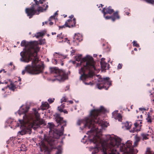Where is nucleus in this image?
<instances>
[{
    "mask_svg": "<svg viewBox=\"0 0 154 154\" xmlns=\"http://www.w3.org/2000/svg\"><path fill=\"white\" fill-rule=\"evenodd\" d=\"M69 103H71V104H72L73 103V101H72V100H70L69 101Z\"/></svg>",
    "mask_w": 154,
    "mask_h": 154,
    "instance_id": "8fccbe9b",
    "label": "nucleus"
},
{
    "mask_svg": "<svg viewBox=\"0 0 154 154\" xmlns=\"http://www.w3.org/2000/svg\"><path fill=\"white\" fill-rule=\"evenodd\" d=\"M18 81H19V82H21V78L20 77H19Z\"/></svg>",
    "mask_w": 154,
    "mask_h": 154,
    "instance_id": "09e8293b",
    "label": "nucleus"
},
{
    "mask_svg": "<svg viewBox=\"0 0 154 154\" xmlns=\"http://www.w3.org/2000/svg\"><path fill=\"white\" fill-rule=\"evenodd\" d=\"M82 56V55L80 54L75 57L76 61L81 60L80 65L82 66L79 70V73L81 75L80 79L86 85H92L93 84L91 82L87 83L85 81L93 76L94 72L96 70L95 66V62L91 56L87 55L81 60Z\"/></svg>",
    "mask_w": 154,
    "mask_h": 154,
    "instance_id": "20e7f679",
    "label": "nucleus"
},
{
    "mask_svg": "<svg viewBox=\"0 0 154 154\" xmlns=\"http://www.w3.org/2000/svg\"><path fill=\"white\" fill-rule=\"evenodd\" d=\"M76 19L73 18V20L69 19L65 22V25L66 27L72 28L75 26Z\"/></svg>",
    "mask_w": 154,
    "mask_h": 154,
    "instance_id": "f8f14e48",
    "label": "nucleus"
},
{
    "mask_svg": "<svg viewBox=\"0 0 154 154\" xmlns=\"http://www.w3.org/2000/svg\"><path fill=\"white\" fill-rule=\"evenodd\" d=\"M106 111V109L103 106H101L99 109H94L91 111L90 116L86 119L85 124L86 127L91 129L88 133H90L92 134V132L97 133L99 130H101L102 128L107 127V122L98 118L100 113H104Z\"/></svg>",
    "mask_w": 154,
    "mask_h": 154,
    "instance_id": "39448f33",
    "label": "nucleus"
},
{
    "mask_svg": "<svg viewBox=\"0 0 154 154\" xmlns=\"http://www.w3.org/2000/svg\"><path fill=\"white\" fill-rule=\"evenodd\" d=\"M54 116L58 125L55 127L53 123H48L50 129L49 135L44 134V138L41 142L40 146L47 148L49 151L57 148V139L63 135L64 127L66 125V121L63 120L60 114L56 113Z\"/></svg>",
    "mask_w": 154,
    "mask_h": 154,
    "instance_id": "f03ea898",
    "label": "nucleus"
},
{
    "mask_svg": "<svg viewBox=\"0 0 154 154\" xmlns=\"http://www.w3.org/2000/svg\"><path fill=\"white\" fill-rule=\"evenodd\" d=\"M48 23V21H46V22H45V24H47Z\"/></svg>",
    "mask_w": 154,
    "mask_h": 154,
    "instance_id": "13d9d810",
    "label": "nucleus"
},
{
    "mask_svg": "<svg viewBox=\"0 0 154 154\" xmlns=\"http://www.w3.org/2000/svg\"><path fill=\"white\" fill-rule=\"evenodd\" d=\"M13 65V63L12 62H11L9 64V65H11V66Z\"/></svg>",
    "mask_w": 154,
    "mask_h": 154,
    "instance_id": "603ef678",
    "label": "nucleus"
},
{
    "mask_svg": "<svg viewBox=\"0 0 154 154\" xmlns=\"http://www.w3.org/2000/svg\"><path fill=\"white\" fill-rule=\"evenodd\" d=\"M45 1V0H40L39 1V4H42Z\"/></svg>",
    "mask_w": 154,
    "mask_h": 154,
    "instance_id": "ea45409f",
    "label": "nucleus"
},
{
    "mask_svg": "<svg viewBox=\"0 0 154 154\" xmlns=\"http://www.w3.org/2000/svg\"><path fill=\"white\" fill-rule=\"evenodd\" d=\"M100 65L102 68L104 70H106L107 69H108L109 66V63L106 62L100 63Z\"/></svg>",
    "mask_w": 154,
    "mask_h": 154,
    "instance_id": "f3484780",
    "label": "nucleus"
},
{
    "mask_svg": "<svg viewBox=\"0 0 154 154\" xmlns=\"http://www.w3.org/2000/svg\"><path fill=\"white\" fill-rule=\"evenodd\" d=\"M134 140L133 145L132 141L130 140L125 144L122 143L120 138L108 135L101 143L100 149L104 154H136L138 150L134 147L137 146L141 137L136 135Z\"/></svg>",
    "mask_w": 154,
    "mask_h": 154,
    "instance_id": "f257e3e1",
    "label": "nucleus"
},
{
    "mask_svg": "<svg viewBox=\"0 0 154 154\" xmlns=\"http://www.w3.org/2000/svg\"><path fill=\"white\" fill-rule=\"evenodd\" d=\"M122 64L119 63L117 66L118 69H120L122 68Z\"/></svg>",
    "mask_w": 154,
    "mask_h": 154,
    "instance_id": "c9c22d12",
    "label": "nucleus"
},
{
    "mask_svg": "<svg viewBox=\"0 0 154 154\" xmlns=\"http://www.w3.org/2000/svg\"><path fill=\"white\" fill-rule=\"evenodd\" d=\"M131 122H127L126 123L125 126L128 129H129L131 128Z\"/></svg>",
    "mask_w": 154,
    "mask_h": 154,
    "instance_id": "4be33fe9",
    "label": "nucleus"
},
{
    "mask_svg": "<svg viewBox=\"0 0 154 154\" xmlns=\"http://www.w3.org/2000/svg\"><path fill=\"white\" fill-rule=\"evenodd\" d=\"M86 142V141H85V142H84V143H85Z\"/></svg>",
    "mask_w": 154,
    "mask_h": 154,
    "instance_id": "774afa93",
    "label": "nucleus"
},
{
    "mask_svg": "<svg viewBox=\"0 0 154 154\" xmlns=\"http://www.w3.org/2000/svg\"><path fill=\"white\" fill-rule=\"evenodd\" d=\"M63 112L65 114H67L68 113V111L65 109L63 110Z\"/></svg>",
    "mask_w": 154,
    "mask_h": 154,
    "instance_id": "a19ab883",
    "label": "nucleus"
},
{
    "mask_svg": "<svg viewBox=\"0 0 154 154\" xmlns=\"http://www.w3.org/2000/svg\"><path fill=\"white\" fill-rule=\"evenodd\" d=\"M142 123V121L140 120H138L136 122L134 123L135 127L133 128V129H131L130 131L132 133L135 132H138L140 131L141 125H140Z\"/></svg>",
    "mask_w": 154,
    "mask_h": 154,
    "instance_id": "9b49d317",
    "label": "nucleus"
},
{
    "mask_svg": "<svg viewBox=\"0 0 154 154\" xmlns=\"http://www.w3.org/2000/svg\"><path fill=\"white\" fill-rule=\"evenodd\" d=\"M46 8H44L43 7H38L37 8H35L33 6H32L31 8H26L25 10V12L27 16L29 17L30 19L35 14L38 15L39 14V12H42L44 11H45L48 8V5H46Z\"/></svg>",
    "mask_w": 154,
    "mask_h": 154,
    "instance_id": "1a4fd4ad",
    "label": "nucleus"
},
{
    "mask_svg": "<svg viewBox=\"0 0 154 154\" xmlns=\"http://www.w3.org/2000/svg\"><path fill=\"white\" fill-rule=\"evenodd\" d=\"M29 109L28 107L26 106L20 108L19 110L20 115L24 114V115L23 116V120H19L20 126L23 130L18 133V135L25 134L27 132L26 130H30L32 128H36L41 125H46L45 121L40 119V114L36 109H33L34 114L29 115L26 114Z\"/></svg>",
    "mask_w": 154,
    "mask_h": 154,
    "instance_id": "7ed1b4c3",
    "label": "nucleus"
},
{
    "mask_svg": "<svg viewBox=\"0 0 154 154\" xmlns=\"http://www.w3.org/2000/svg\"><path fill=\"white\" fill-rule=\"evenodd\" d=\"M74 17V15L72 14L70 16H69V17L70 19H72Z\"/></svg>",
    "mask_w": 154,
    "mask_h": 154,
    "instance_id": "a18cd8bd",
    "label": "nucleus"
},
{
    "mask_svg": "<svg viewBox=\"0 0 154 154\" xmlns=\"http://www.w3.org/2000/svg\"><path fill=\"white\" fill-rule=\"evenodd\" d=\"M149 2H150L151 1V0H146Z\"/></svg>",
    "mask_w": 154,
    "mask_h": 154,
    "instance_id": "4d7b16f0",
    "label": "nucleus"
},
{
    "mask_svg": "<svg viewBox=\"0 0 154 154\" xmlns=\"http://www.w3.org/2000/svg\"><path fill=\"white\" fill-rule=\"evenodd\" d=\"M62 153V149L60 147L57 149V151L56 153V154H61Z\"/></svg>",
    "mask_w": 154,
    "mask_h": 154,
    "instance_id": "bb28decb",
    "label": "nucleus"
},
{
    "mask_svg": "<svg viewBox=\"0 0 154 154\" xmlns=\"http://www.w3.org/2000/svg\"><path fill=\"white\" fill-rule=\"evenodd\" d=\"M57 109L60 112H62L63 111L64 109L60 106L58 107Z\"/></svg>",
    "mask_w": 154,
    "mask_h": 154,
    "instance_id": "a878e982",
    "label": "nucleus"
},
{
    "mask_svg": "<svg viewBox=\"0 0 154 154\" xmlns=\"http://www.w3.org/2000/svg\"><path fill=\"white\" fill-rule=\"evenodd\" d=\"M52 35H55L56 34V32H52Z\"/></svg>",
    "mask_w": 154,
    "mask_h": 154,
    "instance_id": "864d4df0",
    "label": "nucleus"
},
{
    "mask_svg": "<svg viewBox=\"0 0 154 154\" xmlns=\"http://www.w3.org/2000/svg\"><path fill=\"white\" fill-rule=\"evenodd\" d=\"M67 17V15H65L64 16V17Z\"/></svg>",
    "mask_w": 154,
    "mask_h": 154,
    "instance_id": "bf43d9fd",
    "label": "nucleus"
},
{
    "mask_svg": "<svg viewBox=\"0 0 154 154\" xmlns=\"http://www.w3.org/2000/svg\"><path fill=\"white\" fill-rule=\"evenodd\" d=\"M63 63H61V65H62V66H63Z\"/></svg>",
    "mask_w": 154,
    "mask_h": 154,
    "instance_id": "680f3d73",
    "label": "nucleus"
},
{
    "mask_svg": "<svg viewBox=\"0 0 154 154\" xmlns=\"http://www.w3.org/2000/svg\"><path fill=\"white\" fill-rule=\"evenodd\" d=\"M140 135L142 137V140H146L148 139V138L147 137V136L149 135L148 134L144 133H142Z\"/></svg>",
    "mask_w": 154,
    "mask_h": 154,
    "instance_id": "aec40b11",
    "label": "nucleus"
},
{
    "mask_svg": "<svg viewBox=\"0 0 154 154\" xmlns=\"http://www.w3.org/2000/svg\"><path fill=\"white\" fill-rule=\"evenodd\" d=\"M50 71L54 74V76L59 81H63L68 79V73L64 69H60L57 67H50Z\"/></svg>",
    "mask_w": 154,
    "mask_h": 154,
    "instance_id": "6e6552de",
    "label": "nucleus"
},
{
    "mask_svg": "<svg viewBox=\"0 0 154 154\" xmlns=\"http://www.w3.org/2000/svg\"><path fill=\"white\" fill-rule=\"evenodd\" d=\"M7 87H9L10 90L14 91L16 87L15 85L12 83H11L10 85H8Z\"/></svg>",
    "mask_w": 154,
    "mask_h": 154,
    "instance_id": "6ab92c4d",
    "label": "nucleus"
},
{
    "mask_svg": "<svg viewBox=\"0 0 154 154\" xmlns=\"http://www.w3.org/2000/svg\"><path fill=\"white\" fill-rule=\"evenodd\" d=\"M74 39L75 40V41L76 40H78L79 42L80 41V40L79 39V38H78V35L76 34L75 35V37L74 38Z\"/></svg>",
    "mask_w": 154,
    "mask_h": 154,
    "instance_id": "7c9ffc66",
    "label": "nucleus"
},
{
    "mask_svg": "<svg viewBox=\"0 0 154 154\" xmlns=\"http://www.w3.org/2000/svg\"><path fill=\"white\" fill-rule=\"evenodd\" d=\"M57 39H61L63 38V37L62 36V33L57 35Z\"/></svg>",
    "mask_w": 154,
    "mask_h": 154,
    "instance_id": "473e14b6",
    "label": "nucleus"
},
{
    "mask_svg": "<svg viewBox=\"0 0 154 154\" xmlns=\"http://www.w3.org/2000/svg\"><path fill=\"white\" fill-rule=\"evenodd\" d=\"M53 63L55 64H57V60L56 59H54L53 60Z\"/></svg>",
    "mask_w": 154,
    "mask_h": 154,
    "instance_id": "f704fd0d",
    "label": "nucleus"
},
{
    "mask_svg": "<svg viewBox=\"0 0 154 154\" xmlns=\"http://www.w3.org/2000/svg\"><path fill=\"white\" fill-rule=\"evenodd\" d=\"M45 34L43 32H39L37 33L35 35V36L37 38H38L40 37L43 36Z\"/></svg>",
    "mask_w": 154,
    "mask_h": 154,
    "instance_id": "412c9836",
    "label": "nucleus"
},
{
    "mask_svg": "<svg viewBox=\"0 0 154 154\" xmlns=\"http://www.w3.org/2000/svg\"><path fill=\"white\" fill-rule=\"evenodd\" d=\"M20 45L22 47L24 46L25 49V51L22 52L20 53L21 61L28 63L32 61L33 58H38L37 54L40 48L37 42H26L23 40L21 42Z\"/></svg>",
    "mask_w": 154,
    "mask_h": 154,
    "instance_id": "423d86ee",
    "label": "nucleus"
},
{
    "mask_svg": "<svg viewBox=\"0 0 154 154\" xmlns=\"http://www.w3.org/2000/svg\"><path fill=\"white\" fill-rule=\"evenodd\" d=\"M8 82H1V81H0V84H7Z\"/></svg>",
    "mask_w": 154,
    "mask_h": 154,
    "instance_id": "79ce46f5",
    "label": "nucleus"
},
{
    "mask_svg": "<svg viewBox=\"0 0 154 154\" xmlns=\"http://www.w3.org/2000/svg\"><path fill=\"white\" fill-rule=\"evenodd\" d=\"M113 12L114 10L112 9L111 7L110 6L104 8L102 10V12L103 13L104 16L108 14H111Z\"/></svg>",
    "mask_w": 154,
    "mask_h": 154,
    "instance_id": "4468645a",
    "label": "nucleus"
},
{
    "mask_svg": "<svg viewBox=\"0 0 154 154\" xmlns=\"http://www.w3.org/2000/svg\"><path fill=\"white\" fill-rule=\"evenodd\" d=\"M65 39H66V40L67 39H68L67 38H66Z\"/></svg>",
    "mask_w": 154,
    "mask_h": 154,
    "instance_id": "69168bd1",
    "label": "nucleus"
},
{
    "mask_svg": "<svg viewBox=\"0 0 154 154\" xmlns=\"http://www.w3.org/2000/svg\"><path fill=\"white\" fill-rule=\"evenodd\" d=\"M99 57H101V55H99Z\"/></svg>",
    "mask_w": 154,
    "mask_h": 154,
    "instance_id": "e2e57ef3",
    "label": "nucleus"
},
{
    "mask_svg": "<svg viewBox=\"0 0 154 154\" xmlns=\"http://www.w3.org/2000/svg\"><path fill=\"white\" fill-rule=\"evenodd\" d=\"M131 54H134V51H132L131 52Z\"/></svg>",
    "mask_w": 154,
    "mask_h": 154,
    "instance_id": "6e6d98bb",
    "label": "nucleus"
},
{
    "mask_svg": "<svg viewBox=\"0 0 154 154\" xmlns=\"http://www.w3.org/2000/svg\"><path fill=\"white\" fill-rule=\"evenodd\" d=\"M139 109L141 111L145 110V109L144 108H139Z\"/></svg>",
    "mask_w": 154,
    "mask_h": 154,
    "instance_id": "37998d69",
    "label": "nucleus"
},
{
    "mask_svg": "<svg viewBox=\"0 0 154 154\" xmlns=\"http://www.w3.org/2000/svg\"><path fill=\"white\" fill-rule=\"evenodd\" d=\"M50 21V22H49V23L50 25H52L53 24V23H54L53 22L51 21Z\"/></svg>",
    "mask_w": 154,
    "mask_h": 154,
    "instance_id": "49530a36",
    "label": "nucleus"
},
{
    "mask_svg": "<svg viewBox=\"0 0 154 154\" xmlns=\"http://www.w3.org/2000/svg\"><path fill=\"white\" fill-rule=\"evenodd\" d=\"M133 46H135L137 47H140V45L138 44L137 42L136 41H134L133 42Z\"/></svg>",
    "mask_w": 154,
    "mask_h": 154,
    "instance_id": "b1692460",
    "label": "nucleus"
},
{
    "mask_svg": "<svg viewBox=\"0 0 154 154\" xmlns=\"http://www.w3.org/2000/svg\"><path fill=\"white\" fill-rule=\"evenodd\" d=\"M109 78L106 77L99 79L96 86L99 89L104 88L107 90L112 85V81L109 80Z\"/></svg>",
    "mask_w": 154,
    "mask_h": 154,
    "instance_id": "9d476101",
    "label": "nucleus"
},
{
    "mask_svg": "<svg viewBox=\"0 0 154 154\" xmlns=\"http://www.w3.org/2000/svg\"><path fill=\"white\" fill-rule=\"evenodd\" d=\"M105 60V58H102L101 59L100 63H105V62L104 61V60Z\"/></svg>",
    "mask_w": 154,
    "mask_h": 154,
    "instance_id": "e433bc0d",
    "label": "nucleus"
},
{
    "mask_svg": "<svg viewBox=\"0 0 154 154\" xmlns=\"http://www.w3.org/2000/svg\"><path fill=\"white\" fill-rule=\"evenodd\" d=\"M75 52V51L73 50H72L71 51V54H74Z\"/></svg>",
    "mask_w": 154,
    "mask_h": 154,
    "instance_id": "c03bdc74",
    "label": "nucleus"
},
{
    "mask_svg": "<svg viewBox=\"0 0 154 154\" xmlns=\"http://www.w3.org/2000/svg\"><path fill=\"white\" fill-rule=\"evenodd\" d=\"M54 98H49L48 100V101L50 103H51L54 102Z\"/></svg>",
    "mask_w": 154,
    "mask_h": 154,
    "instance_id": "c756f323",
    "label": "nucleus"
},
{
    "mask_svg": "<svg viewBox=\"0 0 154 154\" xmlns=\"http://www.w3.org/2000/svg\"><path fill=\"white\" fill-rule=\"evenodd\" d=\"M134 50L135 51H137V48H135L134 49Z\"/></svg>",
    "mask_w": 154,
    "mask_h": 154,
    "instance_id": "3c124183",
    "label": "nucleus"
},
{
    "mask_svg": "<svg viewBox=\"0 0 154 154\" xmlns=\"http://www.w3.org/2000/svg\"><path fill=\"white\" fill-rule=\"evenodd\" d=\"M90 141L94 143L97 144L99 143H101L102 140L101 138L97 135L93 136L92 138L90 139Z\"/></svg>",
    "mask_w": 154,
    "mask_h": 154,
    "instance_id": "ddd939ff",
    "label": "nucleus"
},
{
    "mask_svg": "<svg viewBox=\"0 0 154 154\" xmlns=\"http://www.w3.org/2000/svg\"><path fill=\"white\" fill-rule=\"evenodd\" d=\"M99 148L98 147H97L95 148L94 149V151L92 152L93 154H95L96 153H97L99 151Z\"/></svg>",
    "mask_w": 154,
    "mask_h": 154,
    "instance_id": "5701e85b",
    "label": "nucleus"
},
{
    "mask_svg": "<svg viewBox=\"0 0 154 154\" xmlns=\"http://www.w3.org/2000/svg\"><path fill=\"white\" fill-rule=\"evenodd\" d=\"M104 17L105 18V19L106 20H108L109 19H111L112 20V17L111 16H106L105 15H104Z\"/></svg>",
    "mask_w": 154,
    "mask_h": 154,
    "instance_id": "72a5a7b5",
    "label": "nucleus"
},
{
    "mask_svg": "<svg viewBox=\"0 0 154 154\" xmlns=\"http://www.w3.org/2000/svg\"><path fill=\"white\" fill-rule=\"evenodd\" d=\"M57 14H58L57 13V12H56L54 14V15H55V16Z\"/></svg>",
    "mask_w": 154,
    "mask_h": 154,
    "instance_id": "5fc2aeb1",
    "label": "nucleus"
},
{
    "mask_svg": "<svg viewBox=\"0 0 154 154\" xmlns=\"http://www.w3.org/2000/svg\"><path fill=\"white\" fill-rule=\"evenodd\" d=\"M147 122L149 123H151L152 122L151 119V116L149 115H148L147 117L146 118Z\"/></svg>",
    "mask_w": 154,
    "mask_h": 154,
    "instance_id": "393cba45",
    "label": "nucleus"
},
{
    "mask_svg": "<svg viewBox=\"0 0 154 154\" xmlns=\"http://www.w3.org/2000/svg\"><path fill=\"white\" fill-rule=\"evenodd\" d=\"M67 99L65 97H63L61 99V103H62L63 102H67Z\"/></svg>",
    "mask_w": 154,
    "mask_h": 154,
    "instance_id": "2f4dec72",
    "label": "nucleus"
},
{
    "mask_svg": "<svg viewBox=\"0 0 154 154\" xmlns=\"http://www.w3.org/2000/svg\"><path fill=\"white\" fill-rule=\"evenodd\" d=\"M17 43H18V44H19V42H17Z\"/></svg>",
    "mask_w": 154,
    "mask_h": 154,
    "instance_id": "338daca9",
    "label": "nucleus"
},
{
    "mask_svg": "<svg viewBox=\"0 0 154 154\" xmlns=\"http://www.w3.org/2000/svg\"><path fill=\"white\" fill-rule=\"evenodd\" d=\"M66 27V26L65 25V24L63 26H59V28L60 29H62L63 28H65Z\"/></svg>",
    "mask_w": 154,
    "mask_h": 154,
    "instance_id": "4c0bfd02",
    "label": "nucleus"
},
{
    "mask_svg": "<svg viewBox=\"0 0 154 154\" xmlns=\"http://www.w3.org/2000/svg\"><path fill=\"white\" fill-rule=\"evenodd\" d=\"M34 2H35V4H32L31 6H33L34 5V7L35 8H37L38 7H43L44 8H46V5H43L42 6H39V2L37 0H33Z\"/></svg>",
    "mask_w": 154,
    "mask_h": 154,
    "instance_id": "dca6fc26",
    "label": "nucleus"
},
{
    "mask_svg": "<svg viewBox=\"0 0 154 154\" xmlns=\"http://www.w3.org/2000/svg\"><path fill=\"white\" fill-rule=\"evenodd\" d=\"M32 65H28L25 68V70L22 71V74L24 75L26 71L29 73L37 74L42 72L44 69V65L38 63V58H33Z\"/></svg>",
    "mask_w": 154,
    "mask_h": 154,
    "instance_id": "0eeeda50",
    "label": "nucleus"
},
{
    "mask_svg": "<svg viewBox=\"0 0 154 154\" xmlns=\"http://www.w3.org/2000/svg\"><path fill=\"white\" fill-rule=\"evenodd\" d=\"M100 5H101V7H102V6H103V5L102 4H101Z\"/></svg>",
    "mask_w": 154,
    "mask_h": 154,
    "instance_id": "052dcab7",
    "label": "nucleus"
},
{
    "mask_svg": "<svg viewBox=\"0 0 154 154\" xmlns=\"http://www.w3.org/2000/svg\"><path fill=\"white\" fill-rule=\"evenodd\" d=\"M112 20L113 22H114L116 19H119L120 18L118 14V11H116L111 16Z\"/></svg>",
    "mask_w": 154,
    "mask_h": 154,
    "instance_id": "2eb2a0df",
    "label": "nucleus"
},
{
    "mask_svg": "<svg viewBox=\"0 0 154 154\" xmlns=\"http://www.w3.org/2000/svg\"><path fill=\"white\" fill-rule=\"evenodd\" d=\"M65 104H66V103H62L60 105V106H61V107H62V108H63L64 109V108L66 107Z\"/></svg>",
    "mask_w": 154,
    "mask_h": 154,
    "instance_id": "58836bf2",
    "label": "nucleus"
},
{
    "mask_svg": "<svg viewBox=\"0 0 154 154\" xmlns=\"http://www.w3.org/2000/svg\"><path fill=\"white\" fill-rule=\"evenodd\" d=\"M7 87H5V88H2V91H5V90L7 88Z\"/></svg>",
    "mask_w": 154,
    "mask_h": 154,
    "instance_id": "de8ad7c7",
    "label": "nucleus"
},
{
    "mask_svg": "<svg viewBox=\"0 0 154 154\" xmlns=\"http://www.w3.org/2000/svg\"><path fill=\"white\" fill-rule=\"evenodd\" d=\"M117 118L118 119L119 121H121L122 120V116L119 113L117 115Z\"/></svg>",
    "mask_w": 154,
    "mask_h": 154,
    "instance_id": "cd10ccee",
    "label": "nucleus"
},
{
    "mask_svg": "<svg viewBox=\"0 0 154 154\" xmlns=\"http://www.w3.org/2000/svg\"><path fill=\"white\" fill-rule=\"evenodd\" d=\"M49 106V105L47 102H45L42 104L40 106L41 109L43 110L47 109Z\"/></svg>",
    "mask_w": 154,
    "mask_h": 154,
    "instance_id": "a211bd4d",
    "label": "nucleus"
},
{
    "mask_svg": "<svg viewBox=\"0 0 154 154\" xmlns=\"http://www.w3.org/2000/svg\"><path fill=\"white\" fill-rule=\"evenodd\" d=\"M55 19V15H53L50 17L49 19V21H52V20H54Z\"/></svg>",
    "mask_w": 154,
    "mask_h": 154,
    "instance_id": "c85d7f7f",
    "label": "nucleus"
},
{
    "mask_svg": "<svg viewBox=\"0 0 154 154\" xmlns=\"http://www.w3.org/2000/svg\"><path fill=\"white\" fill-rule=\"evenodd\" d=\"M2 108L1 106H0V110H1Z\"/></svg>",
    "mask_w": 154,
    "mask_h": 154,
    "instance_id": "0e129e2a",
    "label": "nucleus"
}]
</instances>
